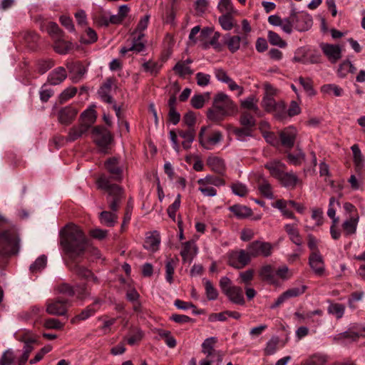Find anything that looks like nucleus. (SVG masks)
<instances>
[{
  "mask_svg": "<svg viewBox=\"0 0 365 365\" xmlns=\"http://www.w3.org/2000/svg\"><path fill=\"white\" fill-rule=\"evenodd\" d=\"M146 41L144 33L133 32L130 39L127 41V46L120 48V53L125 55L128 51L140 53L145 48Z\"/></svg>",
  "mask_w": 365,
  "mask_h": 365,
  "instance_id": "nucleus-6",
  "label": "nucleus"
},
{
  "mask_svg": "<svg viewBox=\"0 0 365 365\" xmlns=\"http://www.w3.org/2000/svg\"><path fill=\"white\" fill-rule=\"evenodd\" d=\"M267 38L269 42L273 46H277L279 48H284L287 46V42L274 31H269L267 33Z\"/></svg>",
  "mask_w": 365,
  "mask_h": 365,
  "instance_id": "nucleus-46",
  "label": "nucleus"
},
{
  "mask_svg": "<svg viewBox=\"0 0 365 365\" xmlns=\"http://www.w3.org/2000/svg\"><path fill=\"white\" fill-rule=\"evenodd\" d=\"M284 230L289 240L297 247H302L303 243L302 237L296 226L293 224H286L284 225Z\"/></svg>",
  "mask_w": 365,
  "mask_h": 365,
  "instance_id": "nucleus-29",
  "label": "nucleus"
},
{
  "mask_svg": "<svg viewBox=\"0 0 365 365\" xmlns=\"http://www.w3.org/2000/svg\"><path fill=\"white\" fill-rule=\"evenodd\" d=\"M327 361L326 355L316 354L310 356L303 365H325Z\"/></svg>",
  "mask_w": 365,
  "mask_h": 365,
  "instance_id": "nucleus-49",
  "label": "nucleus"
},
{
  "mask_svg": "<svg viewBox=\"0 0 365 365\" xmlns=\"http://www.w3.org/2000/svg\"><path fill=\"white\" fill-rule=\"evenodd\" d=\"M297 135V130L293 126H289L282 130L279 133L282 145L287 148H292L295 143Z\"/></svg>",
  "mask_w": 365,
  "mask_h": 365,
  "instance_id": "nucleus-16",
  "label": "nucleus"
},
{
  "mask_svg": "<svg viewBox=\"0 0 365 365\" xmlns=\"http://www.w3.org/2000/svg\"><path fill=\"white\" fill-rule=\"evenodd\" d=\"M320 47L331 62L335 63L341 58V49L339 46L322 43Z\"/></svg>",
  "mask_w": 365,
  "mask_h": 365,
  "instance_id": "nucleus-18",
  "label": "nucleus"
},
{
  "mask_svg": "<svg viewBox=\"0 0 365 365\" xmlns=\"http://www.w3.org/2000/svg\"><path fill=\"white\" fill-rule=\"evenodd\" d=\"M279 342V340L277 336H272L266 344V346L264 349V354H274L277 350Z\"/></svg>",
  "mask_w": 365,
  "mask_h": 365,
  "instance_id": "nucleus-54",
  "label": "nucleus"
},
{
  "mask_svg": "<svg viewBox=\"0 0 365 365\" xmlns=\"http://www.w3.org/2000/svg\"><path fill=\"white\" fill-rule=\"evenodd\" d=\"M207 165L215 173L223 175L225 171V165L224 160L217 156H210L207 160Z\"/></svg>",
  "mask_w": 365,
  "mask_h": 365,
  "instance_id": "nucleus-28",
  "label": "nucleus"
},
{
  "mask_svg": "<svg viewBox=\"0 0 365 365\" xmlns=\"http://www.w3.org/2000/svg\"><path fill=\"white\" fill-rule=\"evenodd\" d=\"M176 262L173 259H170L166 262L165 264V279L171 284L173 281V275L175 272Z\"/></svg>",
  "mask_w": 365,
  "mask_h": 365,
  "instance_id": "nucleus-59",
  "label": "nucleus"
},
{
  "mask_svg": "<svg viewBox=\"0 0 365 365\" xmlns=\"http://www.w3.org/2000/svg\"><path fill=\"white\" fill-rule=\"evenodd\" d=\"M173 70L179 76L185 77L186 75H190L192 73L190 66H188L185 62H178L174 66Z\"/></svg>",
  "mask_w": 365,
  "mask_h": 365,
  "instance_id": "nucleus-60",
  "label": "nucleus"
},
{
  "mask_svg": "<svg viewBox=\"0 0 365 365\" xmlns=\"http://www.w3.org/2000/svg\"><path fill=\"white\" fill-rule=\"evenodd\" d=\"M19 241L15 232H0V252L4 255L17 254L19 251Z\"/></svg>",
  "mask_w": 365,
  "mask_h": 365,
  "instance_id": "nucleus-3",
  "label": "nucleus"
},
{
  "mask_svg": "<svg viewBox=\"0 0 365 365\" xmlns=\"http://www.w3.org/2000/svg\"><path fill=\"white\" fill-rule=\"evenodd\" d=\"M294 29L299 32L308 31L312 26V19L305 12L291 11Z\"/></svg>",
  "mask_w": 365,
  "mask_h": 365,
  "instance_id": "nucleus-10",
  "label": "nucleus"
},
{
  "mask_svg": "<svg viewBox=\"0 0 365 365\" xmlns=\"http://www.w3.org/2000/svg\"><path fill=\"white\" fill-rule=\"evenodd\" d=\"M259 277L264 281L269 284H277V280L274 273L273 267L269 264H266L262 267L259 272Z\"/></svg>",
  "mask_w": 365,
  "mask_h": 365,
  "instance_id": "nucleus-33",
  "label": "nucleus"
},
{
  "mask_svg": "<svg viewBox=\"0 0 365 365\" xmlns=\"http://www.w3.org/2000/svg\"><path fill=\"white\" fill-rule=\"evenodd\" d=\"M328 313L335 316L337 319L343 317L345 311V306L341 304L331 303L328 307Z\"/></svg>",
  "mask_w": 365,
  "mask_h": 365,
  "instance_id": "nucleus-50",
  "label": "nucleus"
},
{
  "mask_svg": "<svg viewBox=\"0 0 365 365\" xmlns=\"http://www.w3.org/2000/svg\"><path fill=\"white\" fill-rule=\"evenodd\" d=\"M68 304V300L60 297L50 299L46 302V311L51 315L62 316L67 312Z\"/></svg>",
  "mask_w": 365,
  "mask_h": 365,
  "instance_id": "nucleus-12",
  "label": "nucleus"
},
{
  "mask_svg": "<svg viewBox=\"0 0 365 365\" xmlns=\"http://www.w3.org/2000/svg\"><path fill=\"white\" fill-rule=\"evenodd\" d=\"M67 77V72L63 67L59 66L49 73L47 81L50 85L56 86L61 83Z\"/></svg>",
  "mask_w": 365,
  "mask_h": 365,
  "instance_id": "nucleus-22",
  "label": "nucleus"
},
{
  "mask_svg": "<svg viewBox=\"0 0 365 365\" xmlns=\"http://www.w3.org/2000/svg\"><path fill=\"white\" fill-rule=\"evenodd\" d=\"M178 135L183 140L182 141V146L184 149L188 150L191 148L195 137V131L194 128H188L186 130H178Z\"/></svg>",
  "mask_w": 365,
  "mask_h": 365,
  "instance_id": "nucleus-32",
  "label": "nucleus"
},
{
  "mask_svg": "<svg viewBox=\"0 0 365 365\" xmlns=\"http://www.w3.org/2000/svg\"><path fill=\"white\" fill-rule=\"evenodd\" d=\"M47 258L45 255L38 257L36 261L31 264L30 270L32 272H36L42 270L46 265Z\"/></svg>",
  "mask_w": 365,
  "mask_h": 365,
  "instance_id": "nucleus-61",
  "label": "nucleus"
},
{
  "mask_svg": "<svg viewBox=\"0 0 365 365\" xmlns=\"http://www.w3.org/2000/svg\"><path fill=\"white\" fill-rule=\"evenodd\" d=\"M16 359L14 351L9 349L3 352L0 359V365H11Z\"/></svg>",
  "mask_w": 365,
  "mask_h": 365,
  "instance_id": "nucleus-57",
  "label": "nucleus"
},
{
  "mask_svg": "<svg viewBox=\"0 0 365 365\" xmlns=\"http://www.w3.org/2000/svg\"><path fill=\"white\" fill-rule=\"evenodd\" d=\"M73 271L76 274H77L81 278L86 279L87 283H98V278L91 272V270L88 269L87 268L82 265L76 264L73 267Z\"/></svg>",
  "mask_w": 365,
  "mask_h": 365,
  "instance_id": "nucleus-25",
  "label": "nucleus"
},
{
  "mask_svg": "<svg viewBox=\"0 0 365 365\" xmlns=\"http://www.w3.org/2000/svg\"><path fill=\"white\" fill-rule=\"evenodd\" d=\"M205 294L208 300H215L218 297V292L208 279H204Z\"/></svg>",
  "mask_w": 365,
  "mask_h": 365,
  "instance_id": "nucleus-51",
  "label": "nucleus"
},
{
  "mask_svg": "<svg viewBox=\"0 0 365 365\" xmlns=\"http://www.w3.org/2000/svg\"><path fill=\"white\" fill-rule=\"evenodd\" d=\"M268 22L274 26H279L287 34H291L294 29L291 14L288 17L284 19L278 15H271L268 17Z\"/></svg>",
  "mask_w": 365,
  "mask_h": 365,
  "instance_id": "nucleus-13",
  "label": "nucleus"
},
{
  "mask_svg": "<svg viewBox=\"0 0 365 365\" xmlns=\"http://www.w3.org/2000/svg\"><path fill=\"white\" fill-rule=\"evenodd\" d=\"M298 81L309 96H314L316 95L317 92L314 89L313 82L310 78L299 77L298 78Z\"/></svg>",
  "mask_w": 365,
  "mask_h": 365,
  "instance_id": "nucleus-48",
  "label": "nucleus"
},
{
  "mask_svg": "<svg viewBox=\"0 0 365 365\" xmlns=\"http://www.w3.org/2000/svg\"><path fill=\"white\" fill-rule=\"evenodd\" d=\"M240 121L245 127L252 128L255 125V120L253 115L247 111L242 113Z\"/></svg>",
  "mask_w": 365,
  "mask_h": 365,
  "instance_id": "nucleus-64",
  "label": "nucleus"
},
{
  "mask_svg": "<svg viewBox=\"0 0 365 365\" xmlns=\"http://www.w3.org/2000/svg\"><path fill=\"white\" fill-rule=\"evenodd\" d=\"M232 14H225L219 17V23L225 31L231 30L234 26Z\"/></svg>",
  "mask_w": 365,
  "mask_h": 365,
  "instance_id": "nucleus-53",
  "label": "nucleus"
},
{
  "mask_svg": "<svg viewBox=\"0 0 365 365\" xmlns=\"http://www.w3.org/2000/svg\"><path fill=\"white\" fill-rule=\"evenodd\" d=\"M197 184L199 185L198 190L200 192L206 197H215L217 195V190L208 183L201 182L200 180H197Z\"/></svg>",
  "mask_w": 365,
  "mask_h": 365,
  "instance_id": "nucleus-47",
  "label": "nucleus"
},
{
  "mask_svg": "<svg viewBox=\"0 0 365 365\" xmlns=\"http://www.w3.org/2000/svg\"><path fill=\"white\" fill-rule=\"evenodd\" d=\"M78 109L73 106H67L61 108L57 114L58 120L61 124L68 125L76 117Z\"/></svg>",
  "mask_w": 365,
  "mask_h": 365,
  "instance_id": "nucleus-15",
  "label": "nucleus"
},
{
  "mask_svg": "<svg viewBox=\"0 0 365 365\" xmlns=\"http://www.w3.org/2000/svg\"><path fill=\"white\" fill-rule=\"evenodd\" d=\"M24 342L23 354L18 360L19 365H24L27 361L30 353L34 350L33 344L36 341L35 339L29 337L28 339L23 338L20 339Z\"/></svg>",
  "mask_w": 365,
  "mask_h": 365,
  "instance_id": "nucleus-30",
  "label": "nucleus"
},
{
  "mask_svg": "<svg viewBox=\"0 0 365 365\" xmlns=\"http://www.w3.org/2000/svg\"><path fill=\"white\" fill-rule=\"evenodd\" d=\"M273 245L269 242L262 240H255L247 245V250L250 252L252 257L259 256L268 257L272 255L273 251Z\"/></svg>",
  "mask_w": 365,
  "mask_h": 365,
  "instance_id": "nucleus-8",
  "label": "nucleus"
},
{
  "mask_svg": "<svg viewBox=\"0 0 365 365\" xmlns=\"http://www.w3.org/2000/svg\"><path fill=\"white\" fill-rule=\"evenodd\" d=\"M97 185L98 188L108 193V202L109 207L112 212L115 213L120 207L122 200L124 198L123 189L117 185L110 184L109 180L104 175L101 176L98 179Z\"/></svg>",
  "mask_w": 365,
  "mask_h": 365,
  "instance_id": "nucleus-2",
  "label": "nucleus"
},
{
  "mask_svg": "<svg viewBox=\"0 0 365 365\" xmlns=\"http://www.w3.org/2000/svg\"><path fill=\"white\" fill-rule=\"evenodd\" d=\"M287 158L290 163L294 165H299L305 160V154L300 148H298L297 154L289 153Z\"/></svg>",
  "mask_w": 365,
  "mask_h": 365,
  "instance_id": "nucleus-56",
  "label": "nucleus"
},
{
  "mask_svg": "<svg viewBox=\"0 0 365 365\" xmlns=\"http://www.w3.org/2000/svg\"><path fill=\"white\" fill-rule=\"evenodd\" d=\"M225 294L234 304L243 305L245 302L243 291L240 287L233 286L230 289L226 290Z\"/></svg>",
  "mask_w": 365,
  "mask_h": 365,
  "instance_id": "nucleus-24",
  "label": "nucleus"
},
{
  "mask_svg": "<svg viewBox=\"0 0 365 365\" xmlns=\"http://www.w3.org/2000/svg\"><path fill=\"white\" fill-rule=\"evenodd\" d=\"M198 252L197 247L194 240L182 242L181 245L180 255L184 263L190 264Z\"/></svg>",
  "mask_w": 365,
  "mask_h": 365,
  "instance_id": "nucleus-14",
  "label": "nucleus"
},
{
  "mask_svg": "<svg viewBox=\"0 0 365 365\" xmlns=\"http://www.w3.org/2000/svg\"><path fill=\"white\" fill-rule=\"evenodd\" d=\"M351 148L353 153L354 163L356 171L360 173L365 166L364 158L357 145H353Z\"/></svg>",
  "mask_w": 365,
  "mask_h": 365,
  "instance_id": "nucleus-35",
  "label": "nucleus"
},
{
  "mask_svg": "<svg viewBox=\"0 0 365 365\" xmlns=\"http://www.w3.org/2000/svg\"><path fill=\"white\" fill-rule=\"evenodd\" d=\"M320 91L323 94L334 96L336 97L341 96L344 94L343 88L334 83L323 85Z\"/></svg>",
  "mask_w": 365,
  "mask_h": 365,
  "instance_id": "nucleus-40",
  "label": "nucleus"
},
{
  "mask_svg": "<svg viewBox=\"0 0 365 365\" xmlns=\"http://www.w3.org/2000/svg\"><path fill=\"white\" fill-rule=\"evenodd\" d=\"M91 138L94 143L103 150L108 147L112 140L110 132L106 128L98 126L92 129Z\"/></svg>",
  "mask_w": 365,
  "mask_h": 365,
  "instance_id": "nucleus-11",
  "label": "nucleus"
},
{
  "mask_svg": "<svg viewBox=\"0 0 365 365\" xmlns=\"http://www.w3.org/2000/svg\"><path fill=\"white\" fill-rule=\"evenodd\" d=\"M274 93V90L272 86H265V94L262 101V106L268 113H270L272 110L274 109L273 108L274 106L277 103L272 97Z\"/></svg>",
  "mask_w": 365,
  "mask_h": 365,
  "instance_id": "nucleus-23",
  "label": "nucleus"
},
{
  "mask_svg": "<svg viewBox=\"0 0 365 365\" xmlns=\"http://www.w3.org/2000/svg\"><path fill=\"white\" fill-rule=\"evenodd\" d=\"M213 106L221 115H229L236 109V105L232 100L224 93H219L215 96Z\"/></svg>",
  "mask_w": 365,
  "mask_h": 365,
  "instance_id": "nucleus-7",
  "label": "nucleus"
},
{
  "mask_svg": "<svg viewBox=\"0 0 365 365\" xmlns=\"http://www.w3.org/2000/svg\"><path fill=\"white\" fill-rule=\"evenodd\" d=\"M98 39L97 34L94 30L88 28L85 34L81 37V42L86 44L93 43Z\"/></svg>",
  "mask_w": 365,
  "mask_h": 365,
  "instance_id": "nucleus-62",
  "label": "nucleus"
},
{
  "mask_svg": "<svg viewBox=\"0 0 365 365\" xmlns=\"http://www.w3.org/2000/svg\"><path fill=\"white\" fill-rule=\"evenodd\" d=\"M108 172L110 174L113 180L120 181L122 180L123 168L120 165L117 158H110L105 163Z\"/></svg>",
  "mask_w": 365,
  "mask_h": 365,
  "instance_id": "nucleus-17",
  "label": "nucleus"
},
{
  "mask_svg": "<svg viewBox=\"0 0 365 365\" xmlns=\"http://www.w3.org/2000/svg\"><path fill=\"white\" fill-rule=\"evenodd\" d=\"M225 44L232 53L236 52L240 47L241 38L238 36H230L229 34L225 36Z\"/></svg>",
  "mask_w": 365,
  "mask_h": 365,
  "instance_id": "nucleus-44",
  "label": "nucleus"
},
{
  "mask_svg": "<svg viewBox=\"0 0 365 365\" xmlns=\"http://www.w3.org/2000/svg\"><path fill=\"white\" fill-rule=\"evenodd\" d=\"M233 133L237 136V139L240 141H246L249 137L252 136V130L249 127L235 128Z\"/></svg>",
  "mask_w": 365,
  "mask_h": 365,
  "instance_id": "nucleus-58",
  "label": "nucleus"
},
{
  "mask_svg": "<svg viewBox=\"0 0 365 365\" xmlns=\"http://www.w3.org/2000/svg\"><path fill=\"white\" fill-rule=\"evenodd\" d=\"M112 83L113 82L110 78L107 79L106 82L101 86L98 92L101 100L108 103H113L112 97L110 96Z\"/></svg>",
  "mask_w": 365,
  "mask_h": 365,
  "instance_id": "nucleus-36",
  "label": "nucleus"
},
{
  "mask_svg": "<svg viewBox=\"0 0 365 365\" xmlns=\"http://www.w3.org/2000/svg\"><path fill=\"white\" fill-rule=\"evenodd\" d=\"M60 235L61 245L71 257H77L84 252L87 239L78 226L68 224L62 229Z\"/></svg>",
  "mask_w": 365,
  "mask_h": 365,
  "instance_id": "nucleus-1",
  "label": "nucleus"
},
{
  "mask_svg": "<svg viewBox=\"0 0 365 365\" xmlns=\"http://www.w3.org/2000/svg\"><path fill=\"white\" fill-rule=\"evenodd\" d=\"M143 335L140 329L138 327L132 328L126 336L127 342L129 345L133 346L138 343L143 339Z\"/></svg>",
  "mask_w": 365,
  "mask_h": 365,
  "instance_id": "nucleus-42",
  "label": "nucleus"
},
{
  "mask_svg": "<svg viewBox=\"0 0 365 365\" xmlns=\"http://www.w3.org/2000/svg\"><path fill=\"white\" fill-rule=\"evenodd\" d=\"M252 257V255L248 250L232 251L229 255V264L236 269H242L249 264Z\"/></svg>",
  "mask_w": 365,
  "mask_h": 365,
  "instance_id": "nucleus-9",
  "label": "nucleus"
},
{
  "mask_svg": "<svg viewBox=\"0 0 365 365\" xmlns=\"http://www.w3.org/2000/svg\"><path fill=\"white\" fill-rule=\"evenodd\" d=\"M117 220L118 215L116 213L108 211H103L100 214V220L101 223L108 227H113L117 222Z\"/></svg>",
  "mask_w": 365,
  "mask_h": 365,
  "instance_id": "nucleus-43",
  "label": "nucleus"
},
{
  "mask_svg": "<svg viewBox=\"0 0 365 365\" xmlns=\"http://www.w3.org/2000/svg\"><path fill=\"white\" fill-rule=\"evenodd\" d=\"M309 264L317 276H322L325 271L324 262L321 254L311 253L309 257Z\"/></svg>",
  "mask_w": 365,
  "mask_h": 365,
  "instance_id": "nucleus-19",
  "label": "nucleus"
},
{
  "mask_svg": "<svg viewBox=\"0 0 365 365\" xmlns=\"http://www.w3.org/2000/svg\"><path fill=\"white\" fill-rule=\"evenodd\" d=\"M229 210L239 219L245 218L250 217L252 215V210L250 208L241 205H234L230 206L229 207Z\"/></svg>",
  "mask_w": 365,
  "mask_h": 365,
  "instance_id": "nucleus-38",
  "label": "nucleus"
},
{
  "mask_svg": "<svg viewBox=\"0 0 365 365\" xmlns=\"http://www.w3.org/2000/svg\"><path fill=\"white\" fill-rule=\"evenodd\" d=\"M200 180L201 182L208 183L213 187H221L225 185V182L222 178L212 175H207L204 178H200Z\"/></svg>",
  "mask_w": 365,
  "mask_h": 365,
  "instance_id": "nucleus-52",
  "label": "nucleus"
},
{
  "mask_svg": "<svg viewBox=\"0 0 365 365\" xmlns=\"http://www.w3.org/2000/svg\"><path fill=\"white\" fill-rule=\"evenodd\" d=\"M272 206L278 209L284 217L290 219H295L293 212L289 210V207L287 205L285 200H278L276 202H272Z\"/></svg>",
  "mask_w": 365,
  "mask_h": 365,
  "instance_id": "nucleus-41",
  "label": "nucleus"
},
{
  "mask_svg": "<svg viewBox=\"0 0 365 365\" xmlns=\"http://www.w3.org/2000/svg\"><path fill=\"white\" fill-rule=\"evenodd\" d=\"M358 222V216H351L349 218L346 219L342 224V228L344 235L346 236L354 235L356 231Z\"/></svg>",
  "mask_w": 365,
  "mask_h": 365,
  "instance_id": "nucleus-37",
  "label": "nucleus"
},
{
  "mask_svg": "<svg viewBox=\"0 0 365 365\" xmlns=\"http://www.w3.org/2000/svg\"><path fill=\"white\" fill-rule=\"evenodd\" d=\"M265 168L272 177L278 179L285 172L286 165L281 161L274 160L267 163Z\"/></svg>",
  "mask_w": 365,
  "mask_h": 365,
  "instance_id": "nucleus-27",
  "label": "nucleus"
},
{
  "mask_svg": "<svg viewBox=\"0 0 365 365\" xmlns=\"http://www.w3.org/2000/svg\"><path fill=\"white\" fill-rule=\"evenodd\" d=\"M270 112L276 118L282 120L287 118L286 105L284 101H279Z\"/></svg>",
  "mask_w": 365,
  "mask_h": 365,
  "instance_id": "nucleus-45",
  "label": "nucleus"
},
{
  "mask_svg": "<svg viewBox=\"0 0 365 365\" xmlns=\"http://www.w3.org/2000/svg\"><path fill=\"white\" fill-rule=\"evenodd\" d=\"M222 140V133L218 130L207 132L206 127H202L199 133V143L207 150H212Z\"/></svg>",
  "mask_w": 365,
  "mask_h": 365,
  "instance_id": "nucleus-5",
  "label": "nucleus"
},
{
  "mask_svg": "<svg viewBox=\"0 0 365 365\" xmlns=\"http://www.w3.org/2000/svg\"><path fill=\"white\" fill-rule=\"evenodd\" d=\"M89 130L85 125L81 123L72 126L68 132V135L66 137V142H73L78 139L85 136Z\"/></svg>",
  "mask_w": 365,
  "mask_h": 365,
  "instance_id": "nucleus-21",
  "label": "nucleus"
},
{
  "mask_svg": "<svg viewBox=\"0 0 365 365\" xmlns=\"http://www.w3.org/2000/svg\"><path fill=\"white\" fill-rule=\"evenodd\" d=\"M217 8L219 11L224 14L236 13L232 0H220Z\"/></svg>",
  "mask_w": 365,
  "mask_h": 365,
  "instance_id": "nucleus-55",
  "label": "nucleus"
},
{
  "mask_svg": "<svg viewBox=\"0 0 365 365\" xmlns=\"http://www.w3.org/2000/svg\"><path fill=\"white\" fill-rule=\"evenodd\" d=\"M277 180L288 188H294L299 182L297 175L293 172H284Z\"/></svg>",
  "mask_w": 365,
  "mask_h": 365,
  "instance_id": "nucleus-31",
  "label": "nucleus"
},
{
  "mask_svg": "<svg viewBox=\"0 0 365 365\" xmlns=\"http://www.w3.org/2000/svg\"><path fill=\"white\" fill-rule=\"evenodd\" d=\"M102 303V300L99 299H96L94 300V302L91 305L88 306L86 308L82 310L79 314L73 318L71 319V323L75 324L78 321L86 320L88 319L90 317L94 315V314L96 312L98 309L96 307L100 306Z\"/></svg>",
  "mask_w": 365,
  "mask_h": 365,
  "instance_id": "nucleus-20",
  "label": "nucleus"
},
{
  "mask_svg": "<svg viewBox=\"0 0 365 365\" xmlns=\"http://www.w3.org/2000/svg\"><path fill=\"white\" fill-rule=\"evenodd\" d=\"M143 68L145 71L150 73L151 75L155 76L160 70L161 66L157 62L149 61L143 64Z\"/></svg>",
  "mask_w": 365,
  "mask_h": 365,
  "instance_id": "nucleus-63",
  "label": "nucleus"
},
{
  "mask_svg": "<svg viewBox=\"0 0 365 365\" xmlns=\"http://www.w3.org/2000/svg\"><path fill=\"white\" fill-rule=\"evenodd\" d=\"M217 342V339L214 336L207 338L204 340L202 344V352L206 355L207 358L201 360L200 365H211L213 360L210 358H216L218 364L222 361L223 353L221 351L214 349Z\"/></svg>",
  "mask_w": 365,
  "mask_h": 365,
  "instance_id": "nucleus-4",
  "label": "nucleus"
},
{
  "mask_svg": "<svg viewBox=\"0 0 365 365\" xmlns=\"http://www.w3.org/2000/svg\"><path fill=\"white\" fill-rule=\"evenodd\" d=\"M96 120V112L93 107H90L81 114L79 123L90 129Z\"/></svg>",
  "mask_w": 365,
  "mask_h": 365,
  "instance_id": "nucleus-26",
  "label": "nucleus"
},
{
  "mask_svg": "<svg viewBox=\"0 0 365 365\" xmlns=\"http://www.w3.org/2000/svg\"><path fill=\"white\" fill-rule=\"evenodd\" d=\"M160 243L159 235L157 233L148 236L144 242V248L150 252H155L158 250Z\"/></svg>",
  "mask_w": 365,
  "mask_h": 365,
  "instance_id": "nucleus-39",
  "label": "nucleus"
},
{
  "mask_svg": "<svg viewBox=\"0 0 365 365\" xmlns=\"http://www.w3.org/2000/svg\"><path fill=\"white\" fill-rule=\"evenodd\" d=\"M257 98L251 95L247 98L240 101V106L242 108L253 111L256 115H260V111L257 106Z\"/></svg>",
  "mask_w": 365,
  "mask_h": 365,
  "instance_id": "nucleus-34",
  "label": "nucleus"
}]
</instances>
